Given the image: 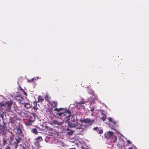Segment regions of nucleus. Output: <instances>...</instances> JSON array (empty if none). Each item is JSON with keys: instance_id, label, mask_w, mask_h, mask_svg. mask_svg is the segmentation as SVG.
<instances>
[{"instance_id": "41", "label": "nucleus", "mask_w": 149, "mask_h": 149, "mask_svg": "<svg viewBox=\"0 0 149 149\" xmlns=\"http://www.w3.org/2000/svg\"><path fill=\"white\" fill-rule=\"evenodd\" d=\"M50 130H52V128H50Z\"/></svg>"}, {"instance_id": "4", "label": "nucleus", "mask_w": 149, "mask_h": 149, "mask_svg": "<svg viewBox=\"0 0 149 149\" xmlns=\"http://www.w3.org/2000/svg\"><path fill=\"white\" fill-rule=\"evenodd\" d=\"M28 120L25 122V124L27 125H30L36 119L35 115L34 113H29L28 115Z\"/></svg>"}, {"instance_id": "29", "label": "nucleus", "mask_w": 149, "mask_h": 149, "mask_svg": "<svg viewBox=\"0 0 149 149\" xmlns=\"http://www.w3.org/2000/svg\"><path fill=\"white\" fill-rule=\"evenodd\" d=\"M74 132V131H71V132H68L67 133L69 135H70L72 134Z\"/></svg>"}, {"instance_id": "17", "label": "nucleus", "mask_w": 149, "mask_h": 149, "mask_svg": "<svg viewBox=\"0 0 149 149\" xmlns=\"http://www.w3.org/2000/svg\"><path fill=\"white\" fill-rule=\"evenodd\" d=\"M10 141H12L13 140V138L14 136L13 135L12 133V132H10Z\"/></svg>"}, {"instance_id": "24", "label": "nucleus", "mask_w": 149, "mask_h": 149, "mask_svg": "<svg viewBox=\"0 0 149 149\" xmlns=\"http://www.w3.org/2000/svg\"><path fill=\"white\" fill-rule=\"evenodd\" d=\"M57 120H52V124L54 125H56Z\"/></svg>"}, {"instance_id": "30", "label": "nucleus", "mask_w": 149, "mask_h": 149, "mask_svg": "<svg viewBox=\"0 0 149 149\" xmlns=\"http://www.w3.org/2000/svg\"><path fill=\"white\" fill-rule=\"evenodd\" d=\"M33 108L34 110H37L38 109V107L37 106H36L33 107Z\"/></svg>"}, {"instance_id": "8", "label": "nucleus", "mask_w": 149, "mask_h": 149, "mask_svg": "<svg viewBox=\"0 0 149 149\" xmlns=\"http://www.w3.org/2000/svg\"><path fill=\"white\" fill-rule=\"evenodd\" d=\"M108 119L110 121V123L109 124V126L111 127H114L116 125V122L115 121L113 120V119L111 118H109Z\"/></svg>"}, {"instance_id": "25", "label": "nucleus", "mask_w": 149, "mask_h": 149, "mask_svg": "<svg viewBox=\"0 0 149 149\" xmlns=\"http://www.w3.org/2000/svg\"><path fill=\"white\" fill-rule=\"evenodd\" d=\"M3 144L5 145L7 143V140L6 139H3Z\"/></svg>"}, {"instance_id": "12", "label": "nucleus", "mask_w": 149, "mask_h": 149, "mask_svg": "<svg viewBox=\"0 0 149 149\" xmlns=\"http://www.w3.org/2000/svg\"><path fill=\"white\" fill-rule=\"evenodd\" d=\"M22 104H24V106L27 109L30 108L31 107V106L29 103L24 102V103L23 102H22Z\"/></svg>"}, {"instance_id": "36", "label": "nucleus", "mask_w": 149, "mask_h": 149, "mask_svg": "<svg viewBox=\"0 0 149 149\" xmlns=\"http://www.w3.org/2000/svg\"><path fill=\"white\" fill-rule=\"evenodd\" d=\"M6 149H10V147L9 146H7L6 148Z\"/></svg>"}, {"instance_id": "21", "label": "nucleus", "mask_w": 149, "mask_h": 149, "mask_svg": "<svg viewBox=\"0 0 149 149\" xmlns=\"http://www.w3.org/2000/svg\"><path fill=\"white\" fill-rule=\"evenodd\" d=\"M113 143H111V144L110 145V144H108V146H107V147L109 149H112L113 146Z\"/></svg>"}, {"instance_id": "7", "label": "nucleus", "mask_w": 149, "mask_h": 149, "mask_svg": "<svg viewBox=\"0 0 149 149\" xmlns=\"http://www.w3.org/2000/svg\"><path fill=\"white\" fill-rule=\"evenodd\" d=\"M1 107H4L6 108H9L10 107L11 104L9 102H2L0 103Z\"/></svg>"}, {"instance_id": "38", "label": "nucleus", "mask_w": 149, "mask_h": 149, "mask_svg": "<svg viewBox=\"0 0 149 149\" xmlns=\"http://www.w3.org/2000/svg\"><path fill=\"white\" fill-rule=\"evenodd\" d=\"M1 111L0 110V116H2L3 115V114H2L1 113Z\"/></svg>"}, {"instance_id": "42", "label": "nucleus", "mask_w": 149, "mask_h": 149, "mask_svg": "<svg viewBox=\"0 0 149 149\" xmlns=\"http://www.w3.org/2000/svg\"><path fill=\"white\" fill-rule=\"evenodd\" d=\"M62 149H64L63 148H62Z\"/></svg>"}, {"instance_id": "1", "label": "nucleus", "mask_w": 149, "mask_h": 149, "mask_svg": "<svg viewBox=\"0 0 149 149\" xmlns=\"http://www.w3.org/2000/svg\"><path fill=\"white\" fill-rule=\"evenodd\" d=\"M54 111L55 116L57 117H61L63 121H68L71 118V121L74 122L75 120L74 115H70V112L69 111L65 110L64 108H60L59 109L55 108L54 109Z\"/></svg>"}, {"instance_id": "20", "label": "nucleus", "mask_w": 149, "mask_h": 149, "mask_svg": "<svg viewBox=\"0 0 149 149\" xmlns=\"http://www.w3.org/2000/svg\"><path fill=\"white\" fill-rule=\"evenodd\" d=\"M19 141L17 140H16V141H14V143L13 144V145L15 146V148H17V146L18 143H19Z\"/></svg>"}, {"instance_id": "3", "label": "nucleus", "mask_w": 149, "mask_h": 149, "mask_svg": "<svg viewBox=\"0 0 149 149\" xmlns=\"http://www.w3.org/2000/svg\"><path fill=\"white\" fill-rule=\"evenodd\" d=\"M104 135L105 137L109 140L111 143L115 142L117 140V137L113 135V132H112L109 131L106 133Z\"/></svg>"}, {"instance_id": "9", "label": "nucleus", "mask_w": 149, "mask_h": 149, "mask_svg": "<svg viewBox=\"0 0 149 149\" xmlns=\"http://www.w3.org/2000/svg\"><path fill=\"white\" fill-rule=\"evenodd\" d=\"M84 103L85 102L84 101H81L79 102H76L77 107L78 108L79 107V108H80V107H81L84 109H85V107L84 106L82 105V104H84Z\"/></svg>"}, {"instance_id": "2", "label": "nucleus", "mask_w": 149, "mask_h": 149, "mask_svg": "<svg viewBox=\"0 0 149 149\" xmlns=\"http://www.w3.org/2000/svg\"><path fill=\"white\" fill-rule=\"evenodd\" d=\"M68 125L70 127L74 128L77 130H79L80 132L83 131L86 127V126L82 124H81L78 123H70L69 122L68 123Z\"/></svg>"}, {"instance_id": "5", "label": "nucleus", "mask_w": 149, "mask_h": 149, "mask_svg": "<svg viewBox=\"0 0 149 149\" xmlns=\"http://www.w3.org/2000/svg\"><path fill=\"white\" fill-rule=\"evenodd\" d=\"M91 93L93 95V96L92 97H92V98H93L92 100H90V99H88L89 101V103L91 104L90 105V107L89 108L91 109L90 110L91 112H93L95 110V109L96 106L95 105H93V104L94 100L93 96L94 95V92L93 91H91Z\"/></svg>"}, {"instance_id": "40", "label": "nucleus", "mask_w": 149, "mask_h": 149, "mask_svg": "<svg viewBox=\"0 0 149 149\" xmlns=\"http://www.w3.org/2000/svg\"><path fill=\"white\" fill-rule=\"evenodd\" d=\"M76 149V148H69V149Z\"/></svg>"}, {"instance_id": "16", "label": "nucleus", "mask_w": 149, "mask_h": 149, "mask_svg": "<svg viewBox=\"0 0 149 149\" xmlns=\"http://www.w3.org/2000/svg\"><path fill=\"white\" fill-rule=\"evenodd\" d=\"M51 105L53 107H56L57 105V103L56 101L52 102L51 103Z\"/></svg>"}, {"instance_id": "27", "label": "nucleus", "mask_w": 149, "mask_h": 149, "mask_svg": "<svg viewBox=\"0 0 149 149\" xmlns=\"http://www.w3.org/2000/svg\"><path fill=\"white\" fill-rule=\"evenodd\" d=\"M39 77H37L36 78V77H34L33 78H32L31 79V81H33L34 80H37L38 78Z\"/></svg>"}, {"instance_id": "34", "label": "nucleus", "mask_w": 149, "mask_h": 149, "mask_svg": "<svg viewBox=\"0 0 149 149\" xmlns=\"http://www.w3.org/2000/svg\"><path fill=\"white\" fill-rule=\"evenodd\" d=\"M103 131L102 130H100L99 131V133L100 134H102L103 133Z\"/></svg>"}, {"instance_id": "33", "label": "nucleus", "mask_w": 149, "mask_h": 149, "mask_svg": "<svg viewBox=\"0 0 149 149\" xmlns=\"http://www.w3.org/2000/svg\"><path fill=\"white\" fill-rule=\"evenodd\" d=\"M101 119L103 120V121H104L106 119L105 117L103 116V117L101 118Z\"/></svg>"}, {"instance_id": "10", "label": "nucleus", "mask_w": 149, "mask_h": 149, "mask_svg": "<svg viewBox=\"0 0 149 149\" xmlns=\"http://www.w3.org/2000/svg\"><path fill=\"white\" fill-rule=\"evenodd\" d=\"M17 118V116H15L13 117H10L9 119V121L12 124H13L14 123L15 121L16 120Z\"/></svg>"}, {"instance_id": "23", "label": "nucleus", "mask_w": 149, "mask_h": 149, "mask_svg": "<svg viewBox=\"0 0 149 149\" xmlns=\"http://www.w3.org/2000/svg\"><path fill=\"white\" fill-rule=\"evenodd\" d=\"M23 99L21 97L19 99H18L17 100L18 101V102L19 103H22V102H23L22 101Z\"/></svg>"}, {"instance_id": "19", "label": "nucleus", "mask_w": 149, "mask_h": 149, "mask_svg": "<svg viewBox=\"0 0 149 149\" xmlns=\"http://www.w3.org/2000/svg\"><path fill=\"white\" fill-rule=\"evenodd\" d=\"M64 123V122L63 121L61 122H59L58 121H57L56 125L58 126H61L62 125H63Z\"/></svg>"}, {"instance_id": "31", "label": "nucleus", "mask_w": 149, "mask_h": 149, "mask_svg": "<svg viewBox=\"0 0 149 149\" xmlns=\"http://www.w3.org/2000/svg\"><path fill=\"white\" fill-rule=\"evenodd\" d=\"M93 129H94V130H95L97 131L99 130V128L97 127H96L94 128Z\"/></svg>"}, {"instance_id": "28", "label": "nucleus", "mask_w": 149, "mask_h": 149, "mask_svg": "<svg viewBox=\"0 0 149 149\" xmlns=\"http://www.w3.org/2000/svg\"><path fill=\"white\" fill-rule=\"evenodd\" d=\"M136 148L135 146H132V147H130L128 149H136Z\"/></svg>"}, {"instance_id": "14", "label": "nucleus", "mask_w": 149, "mask_h": 149, "mask_svg": "<svg viewBox=\"0 0 149 149\" xmlns=\"http://www.w3.org/2000/svg\"><path fill=\"white\" fill-rule=\"evenodd\" d=\"M38 102H42L44 100V99L41 96L39 95L38 98Z\"/></svg>"}, {"instance_id": "11", "label": "nucleus", "mask_w": 149, "mask_h": 149, "mask_svg": "<svg viewBox=\"0 0 149 149\" xmlns=\"http://www.w3.org/2000/svg\"><path fill=\"white\" fill-rule=\"evenodd\" d=\"M57 145L59 148H62L63 147H64L65 146V144L60 141H57Z\"/></svg>"}, {"instance_id": "35", "label": "nucleus", "mask_w": 149, "mask_h": 149, "mask_svg": "<svg viewBox=\"0 0 149 149\" xmlns=\"http://www.w3.org/2000/svg\"><path fill=\"white\" fill-rule=\"evenodd\" d=\"M127 143L128 144H131V142L129 140H127Z\"/></svg>"}, {"instance_id": "32", "label": "nucleus", "mask_w": 149, "mask_h": 149, "mask_svg": "<svg viewBox=\"0 0 149 149\" xmlns=\"http://www.w3.org/2000/svg\"><path fill=\"white\" fill-rule=\"evenodd\" d=\"M33 105L34 106H36L37 105V103L36 102H34L33 103Z\"/></svg>"}, {"instance_id": "26", "label": "nucleus", "mask_w": 149, "mask_h": 149, "mask_svg": "<svg viewBox=\"0 0 149 149\" xmlns=\"http://www.w3.org/2000/svg\"><path fill=\"white\" fill-rule=\"evenodd\" d=\"M34 143H35V145H36L38 147H39V146H40V144L39 143V142H35Z\"/></svg>"}, {"instance_id": "37", "label": "nucleus", "mask_w": 149, "mask_h": 149, "mask_svg": "<svg viewBox=\"0 0 149 149\" xmlns=\"http://www.w3.org/2000/svg\"><path fill=\"white\" fill-rule=\"evenodd\" d=\"M31 80H28L27 82H32V81H31Z\"/></svg>"}, {"instance_id": "15", "label": "nucleus", "mask_w": 149, "mask_h": 149, "mask_svg": "<svg viewBox=\"0 0 149 149\" xmlns=\"http://www.w3.org/2000/svg\"><path fill=\"white\" fill-rule=\"evenodd\" d=\"M36 142L39 143L42 140V139L41 136H39L36 139Z\"/></svg>"}, {"instance_id": "39", "label": "nucleus", "mask_w": 149, "mask_h": 149, "mask_svg": "<svg viewBox=\"0 0 149 149\" xmlns=\"http://www.w3.org/2000/svg\"><path fill=\"white\" fill-rule=\"evenodd\" d=\"M95 100H97V97H95Z\"/></svg>"}, {"instance_id": "18", "label": "nucleus", "mask_w": 149, "mask_h": 149, "mask_svg": "<svg viewBox=\"0 0 149 149\" xmlns=\"http://www.w3.org/2000/svg\"><path fill=\"white\" fill-rule=\"evenodd\" d=\"M31 131L33 133L36 134L38 133L37 130L36 128L33 129Z\"/></svg>"}, {"instance_id": "22", "label": "nucleus", "mask_w": 149, "mask_h": 149, "mask_svg": "<svg viewBox=\"0 0 149 149\" xmlns=\"http://www.w3.org/2000/svg\"><path fill=\"white\" fill-rule=\"evenodd\" d=\"M19 87L20 89V90L22 92V93H23V94L26 95V96L27 95V93L25 92L24 90H23L22 88L20 87V86H19Z\"/></svg>"}, {"instance_id": "6", "label": "nucleus", "mask_w": 149, "mask_h": 149, "mask_svg": "<svg viewBox=\"0 0 149 149\" xmlns=\"http://www.w3.org/2000/svg\"><path fill=\"white\" fill-rule=\"evenodd\" d=\"M94 121V120L93 119H91L90 118L81 119L80 120V121L81 123H84L88 125H91Z\"/></svg>"}, {"instance_id": "13", "label": "nucleus", "mask_w": 149, "mask_h": 149, "mask_svg": "<svg viewBox=\"0 0 149 149\" xmlns=\"http://www.w3.org/2000/svg\"><path fill=\"white\" fill-rule=\"evenodd\" d=\"M16 132L17 134L20 135L22 134V131L20 127H18L16 129Z\"/></svg>"}]
</instances>
